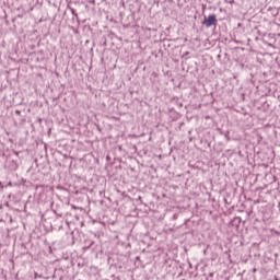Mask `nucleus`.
Here are the masks:
<instances>
[{"mask_svg":"<svg viewBox=\"0 0 280 280\" xmlns=\"http://www.w3.org/2000/svg\"><path fill=\"white\" fill-rule=\"evenodd\" d=\"M8 185H9L10 187H12V183H9Z\"/></svg>","mask_w":280,"mask_h":280,"instance_id":"obj_5","label":"nucleus"},{"mask_svg":"<svg viewBox=\"0 0 280 280\" xmlns=\"http://www.w3.org/2000/svg\"><path fill=\"white\" fill-rule=\"evenodd\" d=\"M93 244H95V242L90 241L88 245L83 246V250H89Z\"/></svg>","mask_w":280,"mask_h":280,"instance_id":"obj_2","label":"nucleus"},{"mask_svg":"<svg viewBox=\"0 0 280 280\" xmlns=\"http://www.w3.org/2000/svg\"><path fill=\"white\" fill-rule=\"evenodd\" d=\"M70 11H71V14H73V16H74L75 19H78V14L75 13V9H70Z\"/></svg>","mask_w":280,"mask_h":280,"instance_id":"obj_3","label":"nucleus"},{"mask_svg":"<svg viewBox=\"0 0 280 280\" xmlns=\"http://www.w3.org/2000/svg\"><path fill=\"white\" fill-rule=\"evenodd\" d=\"M201 25H203V27H207L208 30L209 27H215V25H218V15L210 14L208 18L205 16Z\"/></svg>","mask_w":280,"mask_h":280,"instance_id":"obj_1","label":"nucleus"},{"mask_svg":"<svg viewBox=\"0 0 280 280\" xmlns=\"http://www.w3.org/2000/svg\"><path fill=\"white\" fill-rule=\"evenodd\" d=\"M36 277H38V273H35V279H36Z\"/></svg>","mask_w":280,"mask_h":280,"instance_id":"obj_6","label":"nucleus"},{"mask_svg":"<svg viewBox=\"0 0 280 280\" xmlns=\"http://www.w3.org/2000/svg\"><path fill=\"white\" fill-rule=\"evenodd\" d=\"M16 115H21V110L16 109L15 110Z\"/></svg>","mask_w":280,"mask_h":280,"instance_id":"obj_4","label":"nucleus"}]
</instances>
